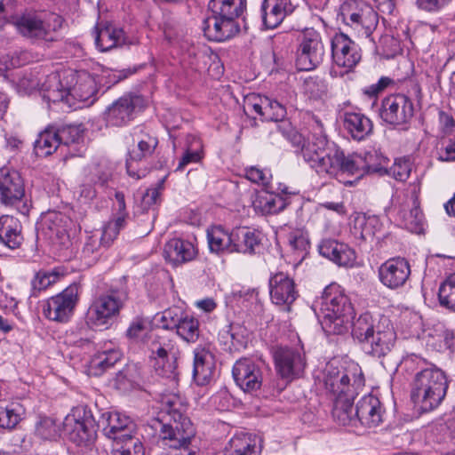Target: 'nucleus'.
<instances>
[{"label": "nucleus", "instance_id": "nucleus-54", "mask_svg": "<svg viewBox=\"0 0 455 455\" xmlns=\"http://www.w3.org/2000/svg\"><path fill=\"white\" fill-rule=\"evenodd\" d=\"M57 132L60 143L65 145L79 143L84 138V130L81 125H66Z\"/></svg>", "mask_w": 455, "mask_h": 455}, {"label": "nucleus", "instance_id": "nucleus-63", "mask_svg": "<svg viewBox=\"0 0 455 455\" xmlns=\"http://www.w3.org/2000/svg\"><path fill=\"white\" fill-rule=\"evenodd\" d=\"M163 182H159L156 187L150 188L146 190L142 196V204L144 208H149L151 205H154L157 203V200L160 196V190L163 188Z\"/></svg>", "mask_w": 455, "mask_h": 455}, {"label": "nucleus", "instance_id": "nucleus-3", "mask_svg": "<svg viewBox=\"0 0 455 455\" xmlns=\"http://www.w3.org/2000/svg\"><path fill=\"white\" fill-rule=\"evenodd\" d=\"M352 336L367 353L376 357L387 355L396 341V332L391 320L385 315L378 320L363 313L352 324Z\"/></svg>", "mask_w": 455, "mask_h": 455}, {"label": "nucleus", "instance_id": "nucleus-17", "mask_svg": "<svg viewBox=\"0 0 455 455\" xmlns=\"http://www.w3.org/2000/svg\"><path fill=\"white\" fill-rule=\"evenodd\" d=\"M68 94L71 101L91 105L95 100L97 84L95 78L86 71H69L64 77Z\"/></svg>", "mask_w": 455, "mask_h": 455}, {"label": "nucleus", "instance_id": "nucleus-43", "mask_svg": "<svg viewBox=\"0 0 455 455\" xmlns=\"http://www.w3.org/2000/svg\"><path fill=\"white\" fill-rule=\"evenodd\" d=\"M68 223V218L60 212L46 213L41 221L43 229H47L51 235L56 236H61L66 232Z\"/></svg>", "mask_w": 455, "mask_h": 455}, {"label": "nucleus", "instance_id": "nucleus-22", "mask_svg": "<svg viewBox=\"0 0 455 455\" xmlns=\"http://www.w3.org/2000/svg\"><path fill=\"white\" fill-rule=\"evenodd\" d=\"M398 220L408 230L413 233H420L423 229L424 216L419 208V202L416 191H413L411 196H404L399 203V205L395 206Z\"/></svg>", "mask_w": 455, "mask_h": 455}, {"label": "nucleus", "instance_id": "nucleus-30", "mask_svg": "<svg viewBox=\"0 0 455 455\" xmlns=\"http://www.w3.org/2000/svg\"><path fill=\"white\" fill-rule=\"evenodd\" d=\"M319 253L339 266L349 267L355 260V251L346 243L325 239L318 246Z\"/></svg>", "mask_w": 455, "mask_h": 455}, {"label": "nucleus", "instance_id": "nucleus-55", "mask_svg": "<svg viewBox=\"0 0 455 455\" xmlns=\"http://www.w3.org/2000/svg\"><path fill=\"white\" fill-rule=\"evenodd\" d=\"M36 433L43 439H54L58 436L59 427L54 419L44 417L37 423Z\"/></svg>", "mask_w": 455, "mask_h": 455}, {"label": "nucleus", "instance_id": "nucleus-11", "mask_svg": "<svg viewBox=\"0 0 455 455\" xmlns=\"http://www.w3.org/2000/svg\"><path fill=\"white\" fill-rule=\"evenodd\" d=\"M60 16L52 14L47 21L33 15H23L18 18L14 25L25 37L33 41L53 42L56 40V30L61 27Z\"/></svg>", "mask_w": 455, "mask_h": 455}, {"label": "nucleus", "instance_id": "nucleus-52", "mask_svg": "<svg viewBox=\"0 0 455 455\" xmlns=\"http://www.w3.org/2000/svg\"><path fill=\"white\" fill-rule=\"evenodd\" d=\"M103 247L102 236L100 232H91L85 239L83 246L82 253L84 258L94 260L100 252V250Z\"/></svg>", "mask_w": 455, "mask_h": 455}, {"label": "nucleus", "instance_id": "nucleus-39", "mask_svg": "<svg viewBox=\"0 0 455 455\" xmlns=\"http://www.w3.org/2000/svg\"><path fill=\"white\" fill-rule=\"evenodd\" d=\"M355 397L339 396L333 399L332 417L342 426H350L355 423V411L353 402Z\"/></svg>", "mask_w": 455, "mask_h": 455}, {"label": "nucleus", "instance_id": "nucleus-36", "mask_svg": "<svg viewBox=\"0 0 455 455\" xmlns=\"http://www.w3.org/2000/svg\"><path fill=\"white\" fill-rule=\"evenodd\" d=\"M210 251L219 255L232 253L233 228L228 230L224 227L212 226L206 231Z\"/></svg>", "mask_w": 455, "mask_h": 455}, {"label": "nucleus", "instance_id": "nucleus-9", "mask_svg": "<svg viewBox=\"0 0 455 455\" xmlns=\"http://www.w3.org/2000/svg\"><path fill=\"white\" fill-rule=\"evenodd\" d=\"M63 430L69 440L79 446L90 445L96 438L92 412L84 405L74 407L65 417Z\"/></svg>", "mask_w": 455, "mask_h": 455}, {"label": "nucleus", "instance_id": "nucleus-24", "mask_svg": "<svg viewBox=\"0 0 455 455\" xmlns=\"http://www.w3.org/2000/svg\"><path fill=\"white\" fill-rule=\"evenodd\" d=\"M269 294L273 303L289 307L298 292L293 279L286 273L277 272L269 278Z\"/></svg>", "mask_w": 455, "mask_h": 455}, {"label": "nucleus", "instance_id": "nucleus-45", "mask_svg": "<svg viewBox=\"0 0 455 455\" xmlns=\"http://www.w3.org/2000/svg\"><path fill=\"white\" fill-rule=\"evenodd\" d=\"M175 330L177 334L187 342H196L200 335L198 320L188 314L184 315Z\"/></svg>", "mask_w": 455, "mask_h": 455}, {"label": "nucleus", "instance_id": "nucleus-48", "mask_svg": "<svg viewBox=\"0 0 455 455\" xmlns=\"http://www.w3.org/2000/svg\"><path fill=\"white\" fill-rule=\"evenodd\" d=\"M265 102V110H264V120L266 121H273V122H281L280 124L276 125V132L281 133L278 126L282 125L283 123L287 122L284 120L286 116V108L283 105L279 103L275 100H271L267 97V100H264Z\"/></svg>", "mask_w": 455, "mask_h": 455}, {"label": "nucleus", "instance_id": "nucleus-38", "mask_svg": "<svg viewBox=\"0 0 455 455\" xmlns=\"http://www.w3.org/2000/svg\"><path fill=\"white\" fill-rule=\"evenodd\" d=\"M343 125L345 130L355 140H364L372 130L371 121L364 115L355 112L344 114Z\"/></svg>", "mask_w": 455, "mask_h": 455}, {"label": "nucleus", "instance_id": "nucleus-31", "mask_svg": "<svg viewBox=\"0 0 455 455\" xmlns=\"http://www.w3.org/2000/svg\"><path fill=\"white\" fill-rule=\"evenodd\" d=\"M261 243V233L247 227L233 228L232 253L254 254Z\"/></svg>", "mask_w": 455, "mask_h": 455}, {"label": "nucleus", "instance_id": "nucleus-59", "mask_svg": "<svg viewBox=\"0 0 455 455\" xmlns=\"http://www.w3.org/2000/svg\"><path fill=\"white\" fill-rule=\"evenodd\" d=\"M246 178L257 184L267 186L271 180L272 174L267 169H259L257 167H250L246 169Z\"/></svg>", "mask_w": 455, "mask_h": 455}, {"label": "nucleus", "instance_id": "nucleus-51", "mask_svg": "<svg viewBox=\"0 0 455 455\" xmlns=\"http://www.w3.org/2000/svg\"><path fill=\"white\" fill-rule=\"evenodd\" d=\"M124 216H118L115 220L108 222L102 230H95V232H100L103 247H108L113 243L120 229L124 228Z\"/></svg>", "mask_w": 455, "mask_h": 455}, {"label": "nucleus", "instance_id": "nucleus-35", "mask_svg": "<svg viewBox=\"0 0 455 455\" xmlns=\"http://www.w3.org/2000/svg\"><path fill=\"white\" fill-rule=\"evenodd\" d=\"M94 39L100 52H108L124 43V32L110 23L100 24L95 28Z\"/></svg>", "mask_w": 455, "mask_h": 455}, {"label": "nucleus", "instance_id": "nucleus-28", "mask_svg": "<svg viewBox=\"0 0 455 455\" xmlns=\"http://www.w3.org/2000/svg\"><path fill=\"white\" fill-rule=\"evenodd\" d=\"M293 11L291 0H264L261 4L263 24L267 28H275Z\"/></svg>", "mask_w": 455, "mask_h": 455}, {"label": "nucleus", "instance_id": "nucleus-25", "mask_svg": "<svg viewBox=\"0 0 455 455\" xmlns=\"http://www.w3.org/2000/svg\"><path fill=\"white\" fill-rule=\"evenodd\" d=\"M342 16L344 21L349 25L359 35L369 37L378 24V15L369 6H363L355 12L347 10L342 7Z\"/></svg>", "mask_w": 455, "mask_h": 455}, {"label": "nucleus", "instance_id": "nucleus-23", "mask_svg": "<svg viewBox=\"0 0 455 455\" xmlns=\"http://www.w3.org/2000/svg\"><path fill=\"white\" fill-rule=\"evenodd\" d=\"M382 228L383 224L378 216L356 213L353 220L351 235L359 245L372 244L379 239Z\"/></svg>", "mask_w": 455, "mask_h": 455}, {"label": "nucleus", "instance_id": "nucleus-57", "mask_svg": "<svg viewBox=\"0 0 455 455\" xmlns=\"http://www.w3.org/2000/svg\"><path fill=\"white\" fill-rule=\"evenodd\" d=\"M59 279L56 272L39 271L31 282L34 291H41L55 283Z\"/></svg>", "mask_w": 455, "mask_h": 455}, {"label": "nucleus", "instance_id": "nucleus-46", "mask_svg": "<svg viewBox=\"0 0 455 455\" xmlns=\"http://www.w3.org/2000/svg\"><path fill=\"white\" fill-rule=\"evenodd\" d=\"M111 455H144V448L138 438L129 436L113 441Z\"/></svg>", "mask_w": 455, "mask_h": 455}, {"label": "nucleus", "instance_id": "nucleus-64", "mask_svg": "<svg viewBox=\"0 0 455 455\" xmlns=\"http://www.w3.org/2000/svg\"><path fill=\"white\" fill-rule=\"evenodd\" d=\"M450 0H417L419 6L426 11L433 12L440 9Z\"/></svg>", "mask_w": 455, "mask_h": 455}, {"label": "nucleus", "instance_id": "nucleus-40", "mask_svg": "<svg viewBox=\"0 0 455 455\" xmlns=\"http://www.w3.org/2000/svg\"><path fill=\"white\" fill-rule=\"evenodd\" d=\"M287 200L275 193L265 192L259 195L254 202L256 209L263 214H276L287 206Z\"/></svg>", "mask_w": 455, "mask_h": 455}, {"label": "nucleus", "instance_id": "nucleus-20", "mask_svg": "<svg viewBox=\"0 0 455 455\" xmlns=\"http://www.w3.org/2000/svg\"><path fill=\"white\" fill-rule=\"evenodd\" d=\"M331 54L334 63L348 70L361 60L359 46L343 33L336 34L331 40Z\"/></svg>", "mask_w": 455, "mask_h": 455}, {"label": "nucleus", "instance_id": "nucleus-26", "mask_svg": "<svg viewBox=\"0 0 455 455\" xmlns=\"http://www.w3.org/2000/svg\"><path fill=\"white\" fill-rule=\"evenodd\" d=\"M101 423L104 435L113 441L133 436L135 433V425L132 420L116 411L103 413Z\"/></svg>", "mask_w": 455, "mask_h": 455}, {"label": "nucleus", "instance_id": "nucleus-61", "mask_svg": "<svg viewBox=\"0 0 455 455\" xmlns=\"http://www.w3.org/2000/svg\"><path fill=\"white\" fill-rule=\"evenodd\" d=\"M288 243L291 250L298 251H306L308 246V240L302 232L296 230L288 235Z\"/></svg>", "mask_w": 455, "mask_h": 455}, {"label": "nucleus", "instance_id": "nucleus-33", "mask_svg": "<svg viewBox=\"0 0 455 455\" xmlns=\"http://www.w3.org/2000/svg\"><path fill=\"white\" fill-rule=\"evenodd\" d=\"M215 371L214 356L201 347L194 352L193 379L199 386H204L212 379Z\"/></svg>", "mask_w": 455, "mask_h": 455}, {"label": "nucleus", "instance_id": "nucleus-47", "mask_svg": "<svg viewBox=\"0 0 455 455\" xmlns=\"http://www.w3.org/2000/svg\"><path fill=\"white\" fill-rule=\"evenodd\" d=\"M438 297L442 306L455 312V273L451 274L441 283Z\"/></svg>", "mask_w": 455, "mask_h": 455}, {"label": "nucleus", "instance_id": "nucleus-1", "mask_svg": "<svg viewBox=\"0 0 455 455\" xmlns=\"http://www.w3.org/2000/svg\"><path fill=\"white\" fill-rule=\"evenodd\" d=\"M278 128L293 146L300 148L304 161L319 174L338 177L347 173L356 175V180H359L367 172L379 171L378 167L371 164L376 153H366L364 156L358 154L346 156L338 146L329 145L326 137L322 134H312L305 138L290 122L283 123Z\"/></svg>", "mask_w": 455, "mask_h": 455}, {"label": "nucleus", "instance_id": "nucleus-60", "mask_svg": "<svg viewBox=\"0 0 455 455\" xmlns=\"http://www.w3.org/2000/svg\"><path fill=\"white\" fill-rule=\"evenodd\" d=\"M148 323V320L143 317L134 318L126 331V336L131 339L141 338L147 332Z\"/></svg>", "mask_w": 455, "mask_h": 455}, {"label": "nucleus", "instance_id": "nucleus-18", "mask_svg": "<svg viewBox=\"0 0 455 455\" xmlns=\"http://www.w3.org/2000/svg\"><path fill=\"white\" fill-rule=\"evenodd\" d=\"M132 135L133 142L137 143V146L129 151L126 169L131 177L139 180L146 176V171H136L134 164L151 156L156 148L158 141L156 138L151 136L148 132H145L141 127L134 128Z\"/></svg>", "mask_w": 455, "mask_h": 455}, {"label": "nucleus", "instance_id": "nucleus-34", "mask_svg": "<svg viewBox=\"0 0 455 455\" xmlns=\"http://www.w3.org/2000/svg\"><path fill=\"white\" fill-rule=\"evenodd\" d=\"M164 257L173 265L186 263L194 259L197 251L194 243L181 238H172L164 245Z\"/></svg>", "mask_w": 455, "mask_h": 455}, {"label": "nucleus", "instance_id": "nucleus-62", "mask_svg": "<svg viewBox=\"0 0 455 455\" xmlns=\"http://www.w3.org/2000/svg\"><path fill=\"white\" fill-rule=\"evenodd\" d=\"M267 97L251 95L245 99L244 108L248 111H254L264 119L265 102Z\"/></svg>", "mask_w": 455, "mask_h": 455}, {"label": "nucleus", "instance_id": "nucleus-42", "mask_svg": "<svg viewBox=\"0 0 455 455\" xmlns=\"http://www.w3.org/2000/svg\"><path fill=\"white\" fill-rule=\"evenodd\" d=\"M203 157V144L199 138L188 136L185 152L177 166V171H182L188 164L198 163Z\"/></svg>", "mask_w": 455, "mask_h": 455}, {"label": "nucleus", "instance_id": "nucleus-14", "mask_svg": "<svg viewBox=\"0 0 455 455\" xmlns=\"http://www.w3.org/2000/svg\"><path fill=\"white\" fill-rule=\"evenodd\" d=\"M413 113L412 100L404 94H392L384 98L379 109L380 118L392 125L407 124Z\"/></svg>", "mask_w": 455, "mask_h": 455}, {"label": "nucleus", "instance_id": "nucleus-53", "mask_svg": "<svg viewBox=\"0 0 455 455\" xmlns=\"http://www.w3.org/2000/svg\"><path fill=\"white\" fill-rule=\"evenodd\" d=\"M303 92L312 99H319L327 92V84L318 76H309L304 80Z\"/></svg>", "mask_w": 455, "mask_h": 455}, {"label": "nucleus", "instance_id": "nucleus-50", "mask_svg": "<svg viewBox=\"0 0 455 455\" xmlns=\"http://www.w3.org/2000/svg\"><path fill=\"white\" fill-rule=\"evenodd\" d=\"M20 419V407L18 405L0 406V428L12 429Z\"/></svg>", "mask_w": 455, "mask_h": 455}, {"label": "nucleus", "instance_id": "nucleus-8", "mask_svg": "<svg viewBox=\"0 0 455 455\" xmlns=\"http://www.w3.org/2000/svg\"><path fill=\"white\" fill-rule=\"evenodd\" d=\"M166 403L170 408L173 406V402L167 400ZM172 410L171 419L167 423L158 422L159 437L165 446L172 449H188L192 439L196 435V429L191 420L185 415Z\"/></svg>", "mask_w": 455, "mask_h": 455}, {"label": "nucleus", "instance_id": "nucleus-6", "mask_svg": "<svg viewBox=\"0 0 455 455\" xmlns=\"http://www.w3.org/2000/svg\"><path fill=\"white\" fill-rule=\"evenodd\" d=\"M323 380L332 399L339 396L355 397L364 387V378L357 364L343 368L336 366L333 362L329 363L323 371Z\"/></svg>", "mask_w": 455, "mask_h": 455}, {"label": "nucleus", "instance_id": "nucleus-21", "mask_svg": "<svg viewBox=\"0 0 455 455\" xmlns=\"http://www.w3.org/2000/svg\"><path fill=\"white\" fill-rule=\"evenodd\" d=\"M236 385L244 392L252 393L262 385V372L251 359L243 358L235 362L232 370Z\"/></svg>", "mask_w": 455, "mask_h": 455}, {"label": "nucleus", "instance_id": "nucleus-15", "mask_svg": "<svg viewBox=\"0 0 455 455\" xmlns=\"http://www.w3.org/2000/svg\"><path fill=\"white\" fill-rule=\"evenodd\" d=\"M68 73V72H64L63 74H50L46 76L45 81L42 84L41 87H39V84L35 81H31L27 84L28 79L26 77L20 80V85L23 87L27 86L29 91L36 89L43 91L44 98L47 99L49 101L64 102L68 107L80 108L79 106H76V102L71 101L68 98V86H69V84L67 85L66 80L64 79Z\"/></svg>", "mask_w": 455, "mask_h": 455}, {"label": "nucleus", "instance_id": "nucleus-37", "mask_svg": "<svg viewBox=\"0 0 455 455\" xmlns=\"http://www.w3.org/2000/svg\"><path fill=\"white\" fill-rule=\"evenodd\" d=\"M20 221L11 215L0 217V242L10 249L20 247L23 241Z\"/></svg>", "mask_w": 455, "mask_h": 455}, {"label": "nucleus", "instance_id": "nucleus-5", "mask_svg": "<svg viewBox=\"0 0 455 455\" xmlns=\"http://www.w3.org/2000/svg\"><path fill=\"white\" fill-rule=\"evenodd\" d=\"M211 15L204 20V35L212 41H225L239 32L236 19L246 9V0H211Z\"/></svg>", "mask_w": 455, "mask_h": 455}, {"label": "nucleus", "instance_id": "nucleus-27", "mask_svg": "<svg viewBox=\"0 0 455 455\" xmlns=\"http://www.w3.org/2000/svg\"><path fill=\"white\" fill-rule=\"evenodd\" d=\"M383 409L378 397L372 395L363 396L355 406V422L367 427H374L382 422Z\"/></svg>", "mask_w": 455, "mask_h": 455}, {"label": "nucleus", "instance_id": "nucleus-4", "mask_svg": "<svg viewBox=\"0 0 455 455\" xmlns=\"http://www.w3.org/2000/svg\"><path fill=\"white\" fill-rule=\"evenodd\" d=\"M316 308H319L323 318V329L333 334L344 333L355 314L345 290L336 283H331L324 288L321 298L313 305L315 311Z\"/></svg>", "mask_w": 455, "mask_h": 455}, {"label": "nucleus", "instance_id": "nucleus-56", "mask_svg": "<svg viewBox=\"0 0 455 455\" xmlns=\"http://www.w3.org/2000/svg\"><path fill=\"white\" fill-rule=\"evenodd\" d=\"M185 313L180 307L165 309L161 315V323L165 330L176 329Z\"/></svg>", "mask_w": 455, "mask_h": 455}, {"label": "nucleus", "instance_id": "nucleus-44", "mask_svg": "<svg viewBox=\"0 0 455 455\" xmlns=\"http://www.w3.org/2000/svg\"><path fill=\"white\" fill-rule=\"evenodd\" d=\"M120 353L111 349L98 353L90 362V371L94 375L101 374L119 361Z\"/></svg>", "mask_w": 455, "mask_h": 455}, {"label": "nucleus", "instance_id": "nucleus-7", "mask_svg": "<svg viewBox=\"0 0 455 455\" xmlns=\"http://www.w3.org/2000/svg\"><path fill=\"white\" fill-rule=\"evenodd\" d=\"M127 299L124 292L112 290L100 294L90 305L86 323L92 327L108 329L119 316Z\"/></svg>", "mask_w": 455, "mask_h": 455}, {"label": "nucleus", "instance_id": "nucleus-41", "mask_svg": "<svg viewBox=\"0 0 455 455\" xmlns=\"http://www.w3.org/2000/svg\"><path fill=\"white\" fill-rule=\"evenodd\" d=\"M60 144L57 130L47 128L39 133L35 142V150L39 156H47L52 154Z\"/></svg>", "mask_w": 455, "mask_h": 455}, {"label": "nucleus", "instance_id": "nucleus-58", "mask_svg": "<svg viewBox=\"0 0 455 455\" xmlns=\"http://www.w3.org/2000/svg\"><path fill=\"white\" fill-rule=\"evenodd\" d=\"M411 164L407 158L395 159L394 164L390 167L391 175L399 181H405L411 173Z\"/></svg>", "mask_w": 455, "mask_h": 455}, {"label": "nucleus", "instance_id": "nucleus-16", "mask_svg": "<svg viewBox=\"0 0 455 455\" xmlns=\"http://www.w3.org/2000/svg\"><path fill=\"white\" fill-rule=\"evenodd\" d=\"M277 373L285 379L299 378L306 368V357L301 349L278 347L274 352Z\"/></svg>", "mask_w": 455, "mask_h": 455}, {"label": "nucleus", "instance_id": "nucleus-32", "mask_svg": "<svg viewBox=\"0 0 455 455\" xmlns=\"http://www.w3.org/2000/svg\"><path fill=\"white\" fill-rule=\"evenodd\" d=\"M132 96H124L112 103L105 112L107 123L113 126H122L133 118L136 103Z\"/></svg>", "mask_w": 455, "mask_h": 455}, {"label": "nucleus", "instance_id": "nucleus-19", "mask_svg": "<svg viewBox=\"0 0 455 455\" xmlns=\"http://www.w3.org/2000/svg\"><path fill=\"white\" fill-rule=\"evenodd\" d=\"M411 275V266L405 258L395 257L382 263L378 269L379 282L390 290L403 287Z\"/></svg>", "mask_w": 455, "mask_h": 455}, {"label": "nucleus", "instance_id": "nucleus-12", "mask_svg": "<svg viewBox=\"0 0 455 455\" xmlns=\"http://www.w3.org/2000/svg\"><path fill=\"white\" fill-rule=\"evenodd\" d=\"M77 302L78 286L74 283L48 299L43 307V314L51 321L66 323L72 316Z\"/></svg>", "mask_w": 455, "mask_h": 455}, {"label": "nucleus", "instance_id": "nucleus-2", "mask_svg": "<svg viewBox=\"0 0 455 455\" xmlns=\"http://www.w3.org/2000/svg\"><path fill=\"white\" fill-rule=\"evenodd\" d=\"M407 371L417 370L411 383V399L420 412L436 409L446 396L449 387L445 372L423 358L411 355L403 362Z\"/></svg>", "mask_w": 455, "mask_h": 455}, {"label": "nucleus", "instance_id": "nucleus-29", "mask_svg": "<svg viewBox=\"0 0 455 455\" xmlns=\"http://www.w3.org/2000/svg\"><path fill=\"white\" fill-rule=\"evenodd\" d=\"M22 180L16 171H1L0 201L4 204H13L24 196Z\"/></svg>", "mask_w": 455, "mask_h": 455}, {"label": "nucleus", "instance_id": "nucleus-49", "mask_svg": "<svg viewBox=\"0 0 455 455\" xmlns=\"http://www.w3.org/2000/svg\"><path fill=\"white\" fill-rule=\"evenodd\" d=\"M64 343L70 348L71 353H77L81 351H90L92 349V342L90 339L81 335L77 330H69L66 332L64 337Z\"/></svg>", "mask_w": 455, "mask_h": 455}, {"label": "nucleus", "instance_id": "nucleus-10", "mask_svg": "<svg viewBox=\"0 0 455 455\" xmlns=\"http://www.w3.org/2000/svg\"><path fill=\"white\" fill-rule=\"evenodd\" d=\"M325 50L322 36L314 28L305 29L299 37L296 51V67L301 71H309L319 66L324 57Z\"/></svg>", "mask_w": 455, "mask_h": 455}, {"label": "nucleus", "instance_id": "nucleus-13", "mask_svg": "<svg viewBox=\"0 0 455 455\" xmlns=\"http://www.w3.org/2000/svg\"><path fill=\"white\" fill-rule=\"evenodd\" d=\"M149 349L150 358L154 361L153 366L156 374L171 380H176L178 376L176 358L170 355V352L172 350L170 339L165 336L155 334Z\"/></svg>", "mask_w": 455, "mask_h": 455}]
</instances>
